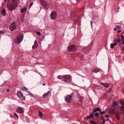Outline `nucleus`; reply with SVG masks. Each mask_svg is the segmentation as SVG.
Masks as SVG:
<instances>
[{"mask_svg":"<svg viewBox=\"0 0 124 124\" xmlns=\"http://www.w3.org/2000/svg\"><path fill=\"white\" fill-rule=\"evenodd\" d=\"M17 2L15 0H12V2L10 5L7 4V7L8 10L12 11L16 9L17 6Z\"/></svg>","mask_w":124,"mask_h":124,"instance_id":"f257e3e1","label":"nucleus"},{"mask_svg":"<svg viewBox=\"0 0 124 124\" xmlns=\"http://www.w3.org/2000/svg\"><path fill=\"white\" fill-rule=\"evenodd\" d=\"M101 111V109L98 107H96V108H94L93 109V111L92 113L90 115L86 117L85 119L86 120H88L89 119L92 118L93 117V114L96 111Z\"/></svg>","mask_w":124,"mask_h":124,"instance_id":"f03ea898","label":"nucleus"},{"mask_svg":"<svg viewBox=\"0 0 124 124\" xmlns=\"http://www.w3.org/2000/svg\"><path fill=\"white\" fill-rule=\"evenodd\" d=\"M71 77L69 75H64L63 79L62 80L65 82H69L71 81Z\"/></svg>","mask_w":124,"mask_h":124,"instance_id":"7ed1b4c3","label":"nucleus"},{"mask_svg":"<svg viewBox=\"0 0 124 124\" xmlns=\"http://www.w3.org/2000/svg\"><path fill=\"white\" fill-rule=\"evenodd\" d=\"M40 1L41 3L43 5L45 9H48L49 7V4L45 0H40Z\"/></svg>","mask_w":124,"mask_h":124,"instance_id":"20e7f679","label":"nucleus"},{"mask_svg":"<svg viewBox=\"0 0 124 124\" xmlns=\"http://www.w3.org/2000/svg\"><path fill=\"white\" fill-rule=\"evenodd\" d=\"M23 38V35L21 34L20 35L18 36L16 40L15 41V43L17 44L20 43L22 41Z\"/></svg>","mask_w":124,"mask_h":124,"instance_id":"39448f33","label":"nucleus"},{"mask_svg":"<svg viewBox=\"0 0 124 124\" xmlns=\"http://www.w3.org/2000/svg\"><path fill=\"white\" fill-rule=\"evenodd\" d=\"M17 95L21 100H25V97L23 96V94L21 92H18L17 93Z\"/></svg>","mask_w":124,"mask_h":124,"instance_id":"423d86ee","label":"nucleus"},{"mask_svg":"<svg viewBox=\"0 0 124 124\" xmlns=\"http://www.w3.org/2000/svg\"><path fill=\"white\" fill-rule=\"evenodd\" d=\"M72 94H71L70 95H68L65 97V100L67 103L69 102L71 100Z\"/></svg>","mask_w":124,"mask_h":124,"instance_id":"0eeeda50","label":"nucleus"},{"mask_svg":"<svg viewBox=\"0 0 124 124\" xmlns=\"http://www.w3.org/2000/svg\"><path fill=\"white\" fill-rule=\"evenodd\" d=\"M77 49L76 46L74 45H71L68 47V50L71 52L75 51L77 50Z\"/></svg>","mask_w":124,"mask_h":124,"instance_id":"6e6552de","label":"nucleus"},{"mask_svg":"<svg viewBox=\"0 0 124 124\" xmlns=\"http://www.w3.org/2000/svg\"><path fill=\"white\" fill-rule=\"evenodd\" d=\"M56 13L55 11H52L50 14V17L51 19H54L56 17Z\"/></svg>","mask_w":124,"mask_h":124,"instance_id":"1a4fd4ad","label":"nucleus"},{"mask_svg":"<svg viewBox=\"0 0 124 124\" xmlns=\"http://www.w3.org/2000/svg\"><path fill=\"white\" fill-rule=\"evenodd\" d=\"M16 24L15 22L12 23L9 26V29L11 31H13L15 29L16 27Z\"/></svg>","mask_w":124,"mask_h":124,"instance_id":"9d476101","label":"nucleus"},{"mask_svg":"<svg viewBox=\"0 0 124 124\" xmlns=\"http://www.w3.org/2000/svg\"><path fill=\"white\" fill-rule=\"evenodd\" d=\"M16 111L20 114H22L24 112V110L22 108L20 107H18L16 109Z\"/></svg>","mask_w":124,"mask_h":124,"instance_id":"9b49d317","label":"nucleus"},{"mask_svg":"<svg viewBox=\"0 0 124 124\" xmlns=\"http://www.w3.org/2000/svg\"><path fill=\"white\" fill-rule=\"evenodd\" d=\"M118 107H112L110 109V113L113 112L115 111H117L118 110Z\"/></svg>","mask_w":124,"mask_h":124,"instance_id":"f8f14e48","label":"nucleus"},{"mask_svg":"<svg viewBox=\"0 0 124 124\" xmlns=\"http://www.w3.org/2000/svg\"><path fill=\"white\" fill-rule=\"evenodd\" d=\"M50 91H48L47 93H45L43 95V98H45L47 96H48L49 94L50 93Z\"/></svg>","mask_w":124,"mask_h":124,"instance_id":"ddd939ff","label":"nucleus"},{"mask_svg":"<svg viewBox=\"0 0 124 124\" xmlns=\"http://www.w3.org/2000/svg\"><path fill=\"white\" fill-rule=\"evenodd\" d=\"M38 46V43L36 41H35L34 42V45L32 46V48L33 49H35L37 48Z\"/></svg>","mask_w":124,"mask_h":124,"instance_id":"4468645a","label":"nucleus"},{"mask_svg":"<svg viewBox=\"0 0 124 124\" xmlns=\"http://www.w3.org/2000/svg\"><path fill=\"white\" fill-rule=\"evenodd\" d=\"M1 14L3 16H5L6 13V10L4 8L1 10Z\"/></svg>","mask_w":124,"mask_h":124,"instance_id":"2eb2a0df","label":"nucleus"},{"mask_svg":"<svg viewBox=\"0 0 124 124\" xmlns=\"http://www.w3.org/2000/svg\"><path fill=\"white\" fill-rule=\"evenodd\" d=\"M100 70L99 68H96L93 69L92 71L93 72L97 73Z\"/></svg>","mask_w":124,"mask_h":124,"instance_id":"dca6fc26","label":"nucleus"},{"mask_svg":"<svg viewBox=\"0 0 124 124\" xmlns=\"http://www.w3.org/2000/svg\"><path fill=\"white\" fill-rule=\"evenodd\" d=\"M117 44L116 43H112L110 45V48H113Z\"/></svg>","mask_w":124,"mask_h":124,"instance_id":"f3484780","label":"nucleus"},{"mask_svg":"<svg viewBox=\"0 0 124 124\" xmlns=\"http://www.w3.org/2000/svg\"><path fill=\"white\" fill-rule=\"evenodd\" d=\"M64 75L63 76L59 75L57 76V78L60 79H61L62 80V79H63Z\"/></svg>","mask_w":124,"mask_h":124,"instance_id":"a211bd4d","label":"nucleus"},{"mask_svg":"<svg viewBox=\"0 0 124 124\" xmlns=\"http://www.w3.org/2000/svg\"><path fill=\"white\" fill-rule=\"evenodd\" d=\"M26 10L27 8H23L21 9V12L22 13H24L26 11Z\"/></svg>","mask_w":124,"mask_h":124,"instance_id":"6ab92c4d","label":"nucleus"},{"mask_svg":"<svg viewBox=\"0 0 124 124\" xmlns=\"http://www.w3.org/2000/svg\"><path fill=\"white\" fill-rule=\"evenodd\" d=\"M118 105L117 103V102H114L112 104V107H117L116 106Z\"/></svg>","mask_w":124,"mask_h":124,"instance_id":"aec40b11","label":"nucleus"},{"mask_svg":"<svg viewBox=\"0 0 124 124\" xmlns=\"http://www.w3.org/2000/svg\"><path fill=\"white\" fill-rule=\"evenodd\" d=\"M39 116H40V117H42L43 116V114L41 112L39 111Z\"/></svg>","mask_w":124,"mask_h":124,"instance_id":"412c9836","label":"nucleus"},{"mask_svg":"<svg viewBox=\"0 0 124 124\" xmlns=\"http://www.w3.org/2000/svg\"><path fill=\"white\" fill-rule=\"evenodd\" d=\"M116 116L118 120H119L120 119L119 115V113H116Z\"/></svg>","mask_w":124,"mask_h":124,"instance_id":"4be33fe9","label":"nucleus"},{"mask_svg":"<svg viewBox=\"0 0 124 124\" xmlns=\"http://www.w3.org/2000/svg\"><path fill=\"white\" fill-rule=\"evenodd\" d=\"M102 85H103L104 86H105L106 87H108L109 86V85L107 83H102Z\"/></svg>","mask_w":124,"mask_h":124,"instance_id":"5701e85b","label":"nucleus"},{"mask_svg":"<svg viewBox=\"0 0 124 124\" xmlns=\"http://www.w3.org/2000/svg\"><path fill=\"white\" fill-rule=\"evenodd\" d=\"M100 111V113L101 115L104 114L105 113V111H103L102 112L101 110V111Z\"/></svg>","mask_w":124,"mask_h":124,"instance_id":"b1692460","label":"nucleus"},{"mask_svg":"<svg viewBox=\"0 0 124 124\" xmlns=\"http://www.w3.org/2000/svg\"><path fill=\"white\" fill-rule=\"evenodd\" d=\"M120 104L122 105V106L124 107V102H123L121 101H120Z\"/></svg>","mask_w":124,"mask_h":124,"instance_id":"393cba45","label":"nucleus"},{"mask_svg":"<svg viewBox=\"0 0 124 124\" xmlns=\"http://www.w3.org/2000/svg\"><path fill=\"white\" fill-rule=\"evenodd\" d=\"M114 41L115 42V43H116L117 44V43H118L119 42H120V41L119 39H118V40H117L116 39Z\"/></svg>","mask_w":124,"mask_h":124,"instance_id":"a878e982","label":"nucleus"},{"mask_svg":"<svg viewBox=\"0 0 124 124\" xmlns=\"http://www.w3.org/2000/svg\"><path fill=\"white\" fill-rule=\"evenodd\" d=\"M90 122L92 124H97L96 123L92 121H90Z\"/></svg>","mask_w":124,"mask_h":124,"instance_id":"bb28decb","label":"nucleus"},{"mask_svg":"<svg viewBox=\"0 0 124 124\" xmlns=\"http://www.w3.org/2000/svg\"><path fill=\"white\" fill-rule=\"evenodd\" d=\"M99 113H96L95 114V116H99Z\"/></svg>","mask_w":124,"mask_h":124,"instance_id":"cd10ccee","label":"nucleus"},{"mask_svg":"<svg viewBox=\"0 0 124 124\" xmlns=\"http://www.w3.org/2000/svg\"><path fill=\"white\" fill-rule=\"evenodd\" d=\"M33 4V3H31L30 5L29 6V9L32 6Z\"/></svg>","mask_w":124,"mask_h":124,"instance_id":"c85d7f7f","label":"nucleus"},{"mask_svg":"<svg viewBox=\"0 0 124 124\" xmlns=\"http://www.w3.org/2000/svg\"><path fill=\"white\" fill-rule=\"evenodd\" d=\"M115 27L117 29H119L121 28L120 27L119 25L116 26H115Z\"/></svg>","mask_w":124,"mask_h":124,"instance_id":"c756f323","label":"nucleus"},{"mask_svg":"<svg viewBox=\"0 0 124 124\" xmlns=\"http://www.w3.org/2000/svg\"><path fill=\"white\" fill-rule=\"evenodd\" d=\"M36 32L37 34H38L39 35H40V33L39 32L36 31Z\"/></svg>","mask_w":124,"mask_h":124,"instance_id":"7c9ffc66","label":"nucleus"},{"mask_svg":"<svg viewBox=\"0 0 124 124\" xmlns=\"http://www.w3.org/2000/svg\"><path fill=\"white\" fill-rule=\"evenodd\" d=\"M14 115L16 116L18 118L19 117L17 115V114L16 113H14Z\"/></svg>","mask_w":124,"mask_h":124,"instance_id":"2f4dec72","label":"nucleus"},{"mask_svg":"<svg viewBox=\"0 0 124 124\" xmlns=\"http://www.w3.org/2000/svg\"><path fill=\"white\" fill-rule=\"evenodd\" d=\"M23 18H24V17H22V18H21V21L23 22V21H24V20H23Z\"/></svg>","mask_w":124,"mask_h":124,"instance_id":"473e14b6","label":"nucleus"},{"mask_svg":"<svg viewBox=\"0 0 124 124\" xmlns=\"http://www.w3.org/2000/svg\"><path fill=\"white\" fill-rule=\"evenodd\" d=\"M4 32L2 31H0V34H3Z\"/></svg>","mask_w":124,"mask_h":124,"instance_id":"72a5a7b5","label":"nucleus"},{"mask_svg":"<svg viewBox=\"0 0 124 124\" xmlns=\"http://www.w3.org/2000/svg\"><path fill=\"white\" fill-rule=\"evenodd\" d=\"M105 120L104 119H103V124H104V123H105Z\"/></svg>","mask_w":124,"mask_h":124,"instance_id":"f704fd0d","label":"nucleus"},{"mask_svg":"<svg viewBox=\"0 0 124 124\" xmlns=\"http://www.w3.org/2000/svg\"><path fill=\"white\" fill-rule=\"evenodd\" d=\"M105 117H107L108 118L109 117V116L108 115H106L105 116Z\"/></svg>","mask_w":124,"mask_h":124,"instance_id":"c9c22d12","label":"nucleus"},{"mask_svg":"<svg viewBox=\"0 0 124 124\" xmlns=\"http://www.w3.org/2000/svg\"><path fill=\"white\" fill-rule=\"evenodd\" d=\"M119 107L123 109L124 108V107L123 106H122Z\"/></svg>","mask_w":124,"mask_h":124,"instance_id":"e433bc0d","label":"nucleus"},{"mask_svg":"<svg viewBox=\"0 0 124 124\" xmlns=\"http://www.w3.org/2000/svg\"><path fill=\"white\" fill-rule=\"evenodd\" d=\"M31 96L32 97L35 98V97H34L33 95L32 94H31Z\"/></svg>","mask_w":124,"mask_h":124,"instance_id":"4c0bfd02","label":"nucleus"},{"mask_svg":"<svg viewBox=\"0 0 124 124\" xmlns=\"http://www.w3.org/2000/svg\"><path fill=\"white\" fill-rule=\"evenodd\" d=\"M117 28H116V27L115 28H114V31H116V29H117Z\"/></svg>","mask_w":124,"mask_h":124,"instance_id":"58836bf2","label":"nucleus"},{"mask_svg":"<svg viewBox=\"0 0 124 124\" xmlns=\"http://www.w3.org/2000/svg\"><path fill=\"white\" fill-rule=\"evenodd\" d=\"M90 23H91V27H92V22L91 21H90Z\"/></svg>","mask_w":124,"mask_h":124,"instance_id":"ea45409f","label":"nucleus"},{"mask_svg":"<svg viewBox=\"0 0 124 124\" xmlns=\"http://www.w3.org/2000/svg\"><path fill=\"white\" fill-rule=\"evenodd\" d=\"M121 31H119V30H118V32H120Z\"/></svg>","mask_w":124,"mask_h":124,"instance_id":"a19ab883","label":"nucleus"},{"mask_svg":"<svg viewBox=\"0 0 124 124\" xmlns=\"http://www.w3.org/2000/svg\"><path fill=\"white\" fill-rule=\"evenodd\" d=\"M7 91H8V92H9V89H7Z\"/></svg>","mask_w":124,"mask_h":124,"instance_id":"79ce46f5","label":"nucleus"},{"mask_svg":"<svg viewBox=\"0 0 124 124\" xmlns=\"http://www.w3.org/2000/svg\"><path fill=\"white\" fill-rule=\"evenodd\" d=\"M121 37H122L123 39V36H121Z\"/></svg>","mask_w":124,"mask_h":124,"instance_id":"37998d69","label":"nucleus"},{"mask_svg":"<svg viewBox=\"0 0 124 124\" xmlns=\"http://www.w3.org/2000/svg\"><path fill=\"white\" fill-rule=\"evenodd\" d=\"M123 112H124V110H123ZM123 124H124V123Z\"/></svg>","mask_w":124,"mask_h":124,"instance_id":"c03bdc74","label":"nucleus"},{"mask_svg":"<svg viewBox=\"0 0 124 124\" xmlns=\"http://www.w3.org/2000/svg\"><path fill=\"white\" fill-rule=\"evenodd\" d=\"M45 85V84L44 83L43 84V85Z\"/></svg>","mask_w":124,"mask_h":124,"instance_id":"a18cd8bd","label":"nucleus"},{"mask_svg":"<svg viewBox=\"0 0 124 124\" xmlns=\"http://www.w3.org/2000/svg\"><path fill=\"white\" fill-rule=\"evenodd\" d=\"M101 117H102V119H103L104 118V117L103 116H101Z\"/></svg>","mask_w":124,"mask_h":124,"instance_id":"49530a36","label":"nucleus"},{"mask_svg":"<svg viewBox=\"0 0 124 124\" xmlns=\"http://www.w3.org/2000/svg\"><path fill=\"white\" fill-rule=\"evenodd\" d=\"M24 88L25 89H26V87H24Z\"/></svg>","mask_w":124,"mask_h":124,"instance_id":"de8ad7c7","label":"nucleus"},{"mask_svg":"<svg viewBox=\"0 0 124 124\" xmlns=\"http://www.w3.org/2000/svg\"><path fill=\"white\" fill-rule=\"evenodd\" d=\"M123 48L124 50V47H123Z\"/></svg>","mask_w":124,"mask_h":124,"instance_id":"09e8293b","label":"nucleus"},{"mask_svg":"<svg viewBox=\"0 0 124 124\" xmlns=\"http://www.w3.org/2000/svg\"><path fill=\"white\" fill-rule=\"evenodd\" d=\"M10 117H11V118H12V116H10Z\"/></svg>","mask_w":124,"mask_h":124,"instance_id":"8fccbe9b","label":"nucleus"},{"mask_svg":"<svg viewBox=\"0 0 124 124\" xmlns=\"http://www.w3.org/2000/svg\"><path fill=\"white\" fill-rule=\"evenodd\" d=\"M76 0L77 1H78V0Z\"/></svg>","mask_w":124,"mask_h":124,"instance_id":"3c124183","label":"nucleus"}]
</instances>
